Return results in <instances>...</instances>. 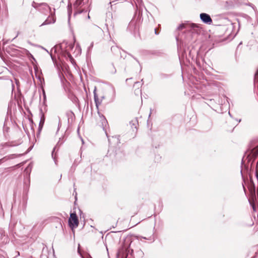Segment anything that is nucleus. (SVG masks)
<instances>
[{
    "instance_id": "nucleus-2",
    "label": "nucleus",
    "mask_w": 258,
    "mask_h": 258,
    "mask_svg": "<svg viewBox=\"0 0 258 258\" xmlns=\"http://www.w3.org/2000/svg\"><path fill=\"white\" fill-rule=\"evenodd\" d=\"M69 224L72 228H76L78 226L79 221L75 213H71L69 220Z\"/></svg>"
},
{
    "instance_id": "nucleus-5",
    "label": "nucleus",
    "mask_w": 258,
    "mask_h": 258,
    "mask_svg": "<svg viewBox=\"0 0 258 258\" xmlns=\"http://www.w3.org/2000/svg\"><path fill=\"white\" fill-rule=\"evenodd\" d=\"M55 22V18L54 16L51 15L41 25V26L49 25L54 23Z\"/></svg>"
},
{
    "instance_id": "nucleus-4",
    "label": "nucleus",
    "mask_w": 258,
    "mask_h": 258,
    "mask_svg": "<svg viewBox=\"0 0 258 258\" xmlns=\"http://www.w3.org/2000/svg\"><path fill=\"white\" fill-rule=\"evenodd\" d=\"M200 19L206 24H210L212 22V20L210 15L206 13H201L200 14Z\"/></svg>"
},
{
    "instance_id": "nucleus-20",
    "label": "nucleus",
    "mask_w": 258,
    "mask_h": 258,
    "mask_svg": "<svg viewBox=\"0 0 258 258\" xmlns=\"http://www.w3.org/2000/svg\"><path fill=\"white\" fill-rule=\"evenodd\" d=\"M155 34H157V33H156V29H155Z\"/></svg>"
},
{
    "instance_id": "nucleus-3",
    "label": "nucleus",
    "mask_w": 258,
    "mask_h": 258,
    "mask_svg": "<svg viewBox=\"0 0 258 258\" xmlns=\"http://www.w3.org/2000/svg\"><path fill=\"white\" fill-rule=\"evenodd\" d=\"M115 96V90L114 87L108 86L106 88V97L113 99Z\"/></svg>"
},
{
    "instance_id": "nucleus-8",
    "label": "nucleus",
    "mask_w": 258,
    "mask_h": 258,
    "mask_svg": "<svg viewBox=\"0 0 258 258\" xmlns=\"http://www.w3.org/2000/svg\"><path fill=\"white\" fill-rule=\"evenodd\" d=\"M251 154L254 157H256L258 155V146L252 149Z\"/></svg>"
},
{
    "instance_id": "nucleus-17",
    "label": "nucleus",
    "mask_w": 258,
    "mask_h": 258,
    "mask_svg": "<svg viewBox=\"0 0 258 258\" xmlns=\"http://www.w3.org/2000/svg\"><path fill=\"white\" fill-rule=\"evenodd\" d=\"M104 98H105V96H103L102 97V99H104Z\"/></svg>"
},
{
    "instance_id": "nucleus-9",
    "label": "nucleus",
    "mask_w": 258,
    "mask_h": 258,
    "mask_svg": "<svg viewBox=\"0 0 258 258\" xmlns=\"http://www.w3.org/2000/svg\"><path fill=\"white\" fill-rule=\"evenodd\" d=\"M44 122V118L43 117H41L40 122H39V130H41L43 125Z\"/></svg>"
},
{
    "instance_id": "nucleus-10",
    "label": "nucleus",
    "mask_w": 258,
    "mask_h": 258,
    "mask_svg": "<svg viewBox=\"0 0 258 258\" xmlns=\"http://www.w3.org/2000/svg\"><path fill=\"white\" fill-rule=\"evenodd\" d=\"M41 6H43L44 8L45 9V10L48 11H50V7L46 4V3H43L41 4Z\"/></svg>"
},
{
    "instance_id": "nucleus-16",
    "label": "nucleus",
    "mask_w": 258,
    "mask_h": 258,
    "mask_svg": "<svg viewBox=\"0 0 258 258\" xmlns=\"http://www.w3.org/2000/svg\"><path fill=\"white\" fill-rule=\"evenodd\" d=\"M252 208H253L254 211L255 210V207L254 206H252Z\"/></svg>"
},
{
    "instance_id": "nucleus-18",
    "label": "nucleus",
    "mask_w": 258,
    "mask_h": 258,
    "mask_svg": "<svg viewBox=\"0 0 258 258\" xmlns=\"http://www.w3.org/2000/svg\"><path fill=\"white\" fill-rule=\"evenodd\" d=\"M90 16L89 15H88V19H90Z\"/></svg>"
},
{
    "instance_id": "nucleus-7",
    "label": "nucleus",
    "mask_w": 258,
    "mask_h": 258,
    "mask_svg": "<svg viewBox=\"0 0 258 258\" xmlns=\"http://www.w3.org/2000/svg\"><path fill=\"white\" fill-rule=\"evenodd\" d=\"M93 94H94V101L95 102V104H96L97 108H98L99 105L101 103L102 100L101 101H99V98H98V96L96 93V87L95 88V89L94 90Z\"/></svg>"
},
{
    "instance_id": "nucleus-15",
    "label": "nucleus",
    "mask_w": 258,
    "mask_h": 258,
    "mask_svg": "<svg viewBox=\"0 0 258 258\" xmlns=\"http://www.w3.org/2000/svg\"><path fill=\"white\" fill-rule=\"evenodd\" d=\"M78 252L80 253V247H79V246L78 247Z\"/></svg>"
},
{
    "instance_id": "nucleus-12",
    "label": "nucleus",
    "mask_w": 258,
    "mask_h": 258,
    "mask_svg": "<svg viewBox=\"0 0 258 258\" xmlns=\"http://www.w3.org/2000/svg\"><path fill=\"white\" fill-rule=\"evenodd\" d=\"M76 49H77L78 53V54L80 53L81 51V47L79 45H77Z\"/></svg>"
},
{
    "instance_id": "nucleus-19",
    "label": "nucleus",
    "mask_w": 258,
    "mask_h": 258,
    "mask_svg": "<svg viewBox=\"0 0 258 258\" xmlns=\"http://www.w3.org/2000/svg\"><path fill=\"white\" fill-rule=\"evenodd\" d=\"M95 26L96 28H98V29L99 28V27H98V26H96V25H95Z\"/></svg>"
},
{
    "instance_id": "nucleus-6",
    "label": "nucleus",
    "mask_w": 258,
    "mask_h": 258,
    "mask_svg": "<svg viewBox=\"0 0 258 258\" xmlns=\"http://www.w3.org/2000/svg\"><path fill=\"white\" fill-rule=\"evenodd\" d=\"M8 238L6 235L5 232L3 230H0V241L2 243H7Z\"/></svg>"
},
{
    "instance_id": "nucleus-14",
    "label": "nucleus",
    "mask_w": 258,
    "mask_h": 258,
    "mask_svg": "<svg viewBox=\"0 0 258 258\" xmlns=\"http://www.w3.org/2000/svg\"><path fill=\"white\" fill-rule=\"evenodd\" d=\"M69 46L71 49H72L74 47V44H70Z\"/></svg>"
},
{
    "instance_id": "nucleus-13",
    "label": "nucleus",
    "mask_w": 258,
    "mask_h": 258,
    "mask_svg": "<svg viewBox=\"0 0 258 258\" xmlns=\"http://www.w3.org/2000/svg\"><path fill=\"white\" fill-rule=\"evenodd\" d=\"M256 176L258 180V161L257 162L256 166Z\"/></svg>"
},
{
    "instance_id": "nucleus-1",
    "label": "nucleus",
    "mask_w": 258,
    "mask_h": 258,
    "mask_svg": "<svg viewBox=\"0 0 258 258\" xmlns=\"http://www.w3.org/2000/svg\"><path fill=\"white\" fill-rule=\"evenodd\" d=\"M89 6V0H76L74 4L75 15L87 12Z\"/></svg>"
},
{
    "instance_id": "nucleus-11",
    "label": "nucleus",
    "mask_w": 258,
    "mask_h": 258,
    "mask_svg": "<svg viewBox=\"0 0 258 258\" xmlns=\"http://www.w3.org/2000/svg\"><path fill=\"white\" fill-rule=\"evenodd\" d=\"M185 28V25L184 24H181L178 26L177 27V29L179 30H182Z\"/></svg>"
}]
</instances>
